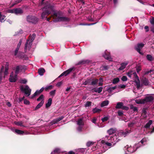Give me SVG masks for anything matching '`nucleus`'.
<instances>
[{
  "mask_svg": "<svg viewBox=\"0 0 154 154\" xmlns=\"http://www.w3.org/2000/svg\"><path fill=\"white\" fill-rule=\"evenodd\" d=\"M124 104L122 102H118L116 104L115 108L116 109H122L128 110L129 109V107L127 106L123 105Z\"/></svg>",
  "mask_w": 154,
  "mask_h": 154,
  "instance_id": "7",
  "label": "nucleus"
},
{
  "mask_svg": "<svg viewBox=\"0 0 154 154\" xmlns=\"http://www.w3.org/2000/svg\"><path fill=\"white\" fill-rule=\"evenodd\" d=\"M20 89L21 91L24 92L28 96L30 95L31 90L28 85H25V88H24L23 85H21L20 87Z\"/></svg>",
  "mask_w": 154,
  "mask_h": 154,
  "instance_id": "5",
  "label": "nucleus"
},
{
  "mask_svg": "<svg viewBox=\"0 0 154 154\" xmlns=\"http://www.w3.org/2000/svg\"><path fill=\"white\" fill-rule=\"evenodd\" d=\"M115 130L113 128H111L108 130L107 131V133L109 135H111L115 133Z\"/></svg>",
  "mask_w": 154,
  "mask_h": 154,
  "instance_id": "33",
  "label": "nucleus"
},
{
  "mask_svg": "<svg viewBox=\"0 0 154 154\" xmlns=\"http://www.w3.org/2000/svg\"><path fill=\"white\" fill-rule=\"evenodd\" d=\"M45 72V69L43 68H40L39 69L38 71V73L41 75H43Z\"/></svg>",
  "mask_w": 154,
  "mask_h": 154,
  "instance_id": "26",
  "label": "nucleus"
},
{
  "mask_svg": "<svg viewBox=\"0 0 154 154\" xmlns=\"http://www.w3.org/2000/svg\"><path fill=\"white\" fill-rule=\"evenodd\" d=\"M134 124L135 123L133 122H131L128 124V126L130 127H132Z\"/></svg>",
  "mask_w": 154,
  "mask_h": 154,
  "instance_id": "53",
  "label": "nucleus"
},
{
  "mask_svg": "<svg viewBox=\"0 0 154 154\" xmlns=\"http://www.w3.org/2000/svg\"><path fill=\"white\" fill-rule=\"evenodd\" d=\"M130 133V131H126L125 132H123L122 133V134L123 135H126Z\"/></svg>",
  "mask_w": 154,
  "mask_h": 154,
  "instance_id": "57",
  "label": "nucleus"
},
{
  "mask_svg": "<svg viewBox=\"0 0 154 154\" xmlns=\"http://www.w3.org/2000/svg\"><path fill=\"white\" fill-rule=\"evenodd\" d=\"M150 23L152 25H154V17H153L150 21Z\"/></svg>",
  "mask_w": 154,
  "mask_h": 154,
  "instance_id": "60",
  "label": "nucleus"
},
{
  "mask_svg": "<svg viewBox=\"0 0 154 154\" xmlns=\"http://www.w3.org/2000/svg\"><path fill=\"white\" fill-rule=\"evenodd\" d=\"M146 141V138H143L140 141V142L142 143L143 144L144 142Z\"/></svg>",
  "mask_w": 154,
  "mask_h": 154,
  "instance_id": "61",
  "label": "nucleus"
},
{
  "mask_svg": "<svg viewBox=\"0 0 154 154\" xmlns=\"http://www.w3.org/2000/svg\"><path fill=\"white\" fill-rule=\"evenodd\" d=\"M130 108L131 109H133L134 112H137L138 110L137 107L134 106L132 104L130 105Z\"/></svg>",
  "mask_w": 154,
  "mask_h": 154,
  "instance_id": "32",
  "label": "nucleus"
},
{
  "mask_svg": "<svg viewBox=\"0 0 154 154\" xmlns=\"http://www.w3.org/2000/svg\"><path fill=\"white\" fill-rule=\"evenodd\" d=\"M77 124L79 126L84 125V122L83 120V119L81 118L79 119L77 121Z\"/></svg>",
  "mask_w": 154,
  "mask_h": 154,
  "instance_id": "28",
  "label": "nucleus"
},
{
  "mask_svg": "<svg viewBox=\"0 0 154 154\" xmlns=\"http://www.w3.org/2000/svg\"><path fill=\"white\" fill-rule=\"evenodd\" d=\"M5 16L3 15H2L1 13H0V21L2 23L5 21Z\"/></svg>",
  "mask_w": 154,
  "mask_h": 154,
  "instance_id": "35",
  "label": "nucleus"
},
{
  "mask_svg": "<svg viewBox=\"0 0 154 154\" xmlns=\"http://www.w3.org/2000/svg\"><path fill=\"white\" fill-rule=\"evenodd\" d=\"M75 69L74 67H72L67 69V70L64 71V73H65V76L67 75L68 74H69L73 70H74Z\"/></svg>",
  "mask_w": 154,
  "mask_h": 154,
  "instance_id": "20",
  "label": "nucleus"
},
{
  "mask_svg": "<svg viewBox=\"0 0 154 154\" xmlns=\"http://www.w3.org/2000/svg\"><path fill=\"white\" fill-rule=\"evenodd\" d=\"M101 110V109L97 108L96 107L93 109L92 111L94 113H99Z\"/></svg>",
  "mask_w": 154,
  "mask_h": 154,
  "instance_id": "34",
  "label": "nucleus"
},
{
  "mask_svg": "<svg viewBox=\"0 0 154 154\" xmlns=\"http://www.w3.org/2000/svg\"><path fill=\"white\" fill-rule=\"evenodd\" d=\"M24 103L25 104L29 105L30 103L29 101L26 100H24Z\"/></svg>",
  "mask_w": 154,
  "mask_h": 154,
  "instance_id": "59",
  "label": "nucleus"
},
{
  "mask_svg": "<svg viewBox=\"0 0 154 154\" xmlns=\"http://www.w3.org/2000/svg\"><path fill=\"white\" fill-rule=\"evenodd\" d=\"M15 124L18 126H22L23 127H26V126L23 125V122H15Z\"/></svg>",
  "mask_w": 154,
  "mask_h": 154,
  "instance_id": "41",
  "label": "nucleus"
},
{
  "mask_svg": "<svg viewBox=\"0 0 154 154\" xmlns=\"http://www.w3.org/2000/svg\"><path fill=\"white\" fill-rule=\"evenodd\" d=\"M147 109L146 108H143V109H142V113L144 115L146 114L147 113V112L146 111V110Z\"/></svg>",
  "mask_w": 154,
  "mask_h": 154,
  "instance_id": "56",
  "label": "nucleus"
},
{
  "mask_svg": "<svg viewBox=\"0 0 154 154\" xmlns=\"http://www.w3.org/2000/svg\"><path fill=\"white\" fill-rule=\"evenodd\" d=\"M113 90H112V87L109 88L108 90L107 91H108L110 93H112V91Z\"/></svg>",
  "mask_w": 154,
  "mask_h": 154,
  "instance_id": "62",
  "label": "nucleus"
},
{
  "mask_svg": "<svg viewBox=\"0 0 154 154\" xmlns=\"http://www.w3.org/2000/svg\"><path fill=\"white\" fill-rule=\"evenodd\" d=\"M144 99L145 103L150 102L154 100L153 97L152 96H146Z\"/></svg>",
  "mask_w": 154,
  "mask_h": 154,
  "instance_id": "16",
  "label": "nucleus"
},
{
  "mask_svg": "<svg viewBox=\"0 0 154 154\" xmlns=\"http://www.w3.org/2000/svg\"><path fill=\"white\" fill-rule=\"evenodd\" d=\"M4 69V67L3 66H2L1 68V71L0 72V81L2 79V74L3 72Z\"/></svg>",
  "mask_w": 154,
  "mask_h": 154,
  "instance_id": "37",
  "label": "nucleus"
},
{
  "mask_svg": "<svg viewBox=\"0 0 154 154\" xmlns=\"http://www.w3.org/2000/svg\"><path fill=\"white\" fill-rule=\"evenodd\" d=\"M8 67L7 66L5 67V69L4 72V74L5 75H6L8 74Z\"/></svg>",
  "mask_w": 154,
  "mask_h": 154,
  "instance_id": "47",
  "label": "nucleus"
},
{
  "mask_svg": "<svg viewBox=\"0 0 154 154\" xmlns=\"http://www.w3.org/2000/svg\"><path fill=\"white\" fill-rule=\"evenodd\" d=\"M26 20L28 22L35 24L38 21V19L36 17L32 15H29L27 16Z\"/></svg>",
  "mask_w": 154,
  "mask_h": 154,
  "instance_id": "6",
  "label": "nucleus"
},
{
  "mask_svg": "<svg viewBox=\"0 0 154 154\" xmlns=\"http://www.w3.org/2000/svg\"><path fill=\"white\" fill-rule=\"evenodd\" d=\"M119 79L118 78H114L112 80V83L113 84H116L119 82Z\"/></svg>",
  "mask_w": 154,
  "mask_h": 154,
  "instance_id": "38",
  "label": "nucleus"
},
{
  "mask_svg": "<svg viewBox=\"0 0 154 154\" xmlns=\"http://www.w3.org/2000/svg\"><path fill=\"white\" fill-rule=\"evenodd\" d=\"M122 81L125 82L128 79L127 77L125 76H123L121 78Z\"/></svg>",
  "mask_w": 154,
  "mask_h": 154,
  "instance_id": "48",
  "label": "nucleus"
},
{
  "mask_svg": "<svg viewBox=\"0 0 154 154\" xmlns=\"http://www.w3.org/2000/svg\"><path fill=\"white\" fill-rule=\"evenodd\" d=\"M150 31L153 33H154V26H153L150 27Z\"/></svg>",
  "mask_w": 154,
  "mask_h": 154,
  "instance_id": "64",
  "label": "nucleus"
},
{
  "mask_svg": "<svg viewBox=\"0 0 154 154\" xmlns=\"http://www.w3.org/2000/svg\"><path fill=\"white\" fill-rule=\"evenodd\" d=\"M64 117V116H62L56 119H54L50 123V125H53L54 124L60 121V120L63 119Z\"/></svg>",
  "mask_w": 154,
  "mask_h": 154,
  "instance_id": "12",
  "label": "nucleus"
},
{
  "mask_svg": "<svg viewBox=\"0 0 154 154\" xmlns=\"http://www.w3.org/2000/svg\"><path fill=\"white\" fill-rule=\"evenodd\" d=\"M22 39H20L18 44H17V46L16 48H17L19 49V48L20 47V45L22 42Z\"/></svg>",
  "mask_w": 154,
  "mask_h": 154,
  "instance_id": "45",
  "label": "nucleus"
},
{
  "mask_svg": "<svg viewBox=\"0 0 154 154\" xmlns=\"http://www.w3.org/2000/svg\"><path fill=\"white\" fill-rule=\"evenodd\" d=\"M36 35L35 33H33L32 35H30L29 37V38L28 39L26 42L25 47H24V53L26 52L27 49L30 50L31 46L32 45V42L34 40Z\"/></svg>",
  "mask_w": 154,
  "mask_h": 154,
  "instance_id": "2",
  "label": "nucleus"
},
{
  "mask_svg": "<svg viewBox=\"0 0 154 154\" xmlns=\"http://www.w3.org/2000/svg\"><path fill=\"white\" fill-rule=\"evenodd\" d=\"M24 98H25L24 96H23L22 98H20L19 99V101L18 103H19L21 102V101H22L23 100H24Z\"/></svg>",
  "mask_w": 154,
  "mask_h": 154,
  "instance_id": "63",
  "label": "nucleus"
},
{
  "mask_svg": "<svg viewBox=\"0 0 154 154\" xmlns=\"http://www.w3.org/2000/svg\"><path fill=\"white\" fill-rule=\"evenodd\" d=\"M15 132L19 134H23L24 133V132L20 130L16 129L15 130Z\"/></svg>",
  "mask_w": 154,
  "mask_h": 154,
  "instance_id": "36",
  "label": "nucleus"
},
{
  "mask_svg": "<svg viewBox=\"0 0 154 154\" xmlns=\"http://www.w3.org/2000/svg\"><path fill=\"white\" fill-rule=\"evenodd\" d=\"M14 11L16 14H21L23 13V10L20 8L15 9Z\"/></svg>",
  "mask_w": 154,
  "mask_h": 154,
  "instance_id": "22",
  "label": "nucleus"
},
{
  "mask_svg": "<svg viewBox=\"0 0 154 154\" xmlns=\"http://www.w3.org/2000/svg\"><path fill=\"white\" fill-rule=\"evenodd\" d=\"M128 64V63H122L121 64V66L119 68V69L120 70L124 69L125 68L126 66Z\"/></svg>",
  "mask_w": 154,
  "mask_h": 154,
  "instance_id": "24",
  "label": "nucleus"
},
{
  "mask_svg": "<svg viewBox=\"0 0 154 154\" xmlns=\"http://www.w3.org/2000/svg\"><path fill=\"white\" fill-rule=\"evenodd\" d=\"M141 146H142V145L139 144V143H136L134 146L133 148H132L131 147V146L129 147L128 146V145L125 146V148L127 149L128 152H130V153H132L135 151L137 149Z\"/></svg>",
  "mask_w": 154,
  "mask_h": 154,
  "instance_id": "4",
  "label": "nucleus"
},
{
  "mask_svg": "<svg viewBox=\"0 0 154 154\" xmlns=\"http://www.w3.org/2000/svg\"><path fill=\"white\" fill-rule=\"evenodd\" d=\"M94 142H93L88 141L86 143V146L88 147H89L94 144Z\"/></svg>",
  "mask_w": 154,
  "mask_h": 154,
  "instance_id": "44",
  "label": "nucleus"
},
{
  "mask_svg": "<svg viewBox=\"0 0 154 154\" xmlns=\"http://www.w3.org/2000/svg\"><path fill=\"white\" fill-rule=\"evenodd\" d=\"M91 101H88L85 104V107H87L90 106L91 105Z\"/></svg>",
  "mask_w": 154,
  "mask_h": 154,
  "instance_id": "42",
  "label": "nucleus"
},
{
  "mask_svg": "<svg viewBox=\"0 0 154 154\" xmlns=\"http://www.w3.org/2000/svg\"><path fill=\"white\" fill-rule=\"evenodd\" d=\"M91 79H87L86 81L83 82V84L85 85H89V84L91 83Z\"/></svg>",
  "mask_w": 154,
  "mask_h": 154,
  "instance_id": "39",
  "label": "nucleus"
},
{
  "mask_svg": "<svg viewBox=\"0 0 154 154\" xmlns=\"http://www.w3.org/2000/svg\"><path fill=\"white\" fill-rule=\"evenodd\" d=\"M141 81V87L143 86V85L145 86H147L149 83L148 79L145 77L143 78Z\"/></svg>",
  "mask_w": 154,
  "mask_h": 154,
  "instance_id": "11",
  "label": "nucleus"
},
{
  "mask_svg": "<svg viewBox=\"0 0 154 154\" xmlns=\"http://www.w3.org/2000/svg\"><path fill=\"white\" fill-rule=\"evenodd\" d=\"M91 83L89 84V85L92 86L96 85L98 82V80L96 79H91Z\"/></svg>",
  "mask_w": 154,
  "mask_h": 154,
  "instance_id": "18",
  "label": "nucleus"
},
{
  "mask_svg": "<svg viewBox=\"0 0 154 154\" xmlns=\"http://www.w3.org/2000/svg\"><path fill=\"white\" fill-rule=\"evenodd\" d=\"M44 100L43 99L36 106L34 110H36L40 108L43 105L44 103Z\"/></svg>",
  "mask_w": 154,
  "mask_h": 154,
  "instance_id": "21",
  "label": "nucleus"
},
{
  "mask_svg": "<svg viewBox=\"0 0 154 154\" xmlns=\"http://www.w3.org/2000/svg\"><path fill=\"white\" fill-rule=\"evenodd\" d=\"M60 14L59 12H56L54 13L53 15H51V17H53V21L54 22H58L60 21H68L69 19L65 17H57L58 15Z\"/></svg>",
  "mask_w": 154,
  "mask_h": 154,
  "instance_id": "3",
  "label": "nucleus"
},
{
  "mask_svg": "<svg viewBox=\"0 0 154 154\" xmlns=\"http://www.w3.org/2000/svg\"><path fill=\"white\" fill-rule=\"evenodd\" d=\"M43 12L42 13L41 17L42 19L45 18L47 16L51 14L52 13L56 12V10L54 9V6L51 5H48L42 9Z\"/></svg>",
  "mask_w": 154,
  "mask_h": 154,
  "instance_id": "1",
  "label": "nucleus"
},
{
  "mask_svg": "<svg viewBox=\"0 0 154 154\" xmlns=\"http://www.w3.org/2000/svg\"><path fill=\"white\" fill-rule=\"evenodd\" d=\"M103 56L107 60H109V61H112V59L111 58L110 55V53L108 52L107 51H105L104 54L103 55Z\"/></svg>",
  "mask_w": 154,
  "mask_h": 154,
  "instance_id": "10",
  "label": "nucleus"
},
{
  "mask_svg": "<svg viewBox=\"0 0 154 154\" xmlns=\"http://www.w3.org/2000/svg\"><path fill=\"white\" fill-rule=\"evenodd\" d=\"M22 0H15V3L13 4L12 6H14L20 2Z\"/></svg>",
  "mask_w": 154,
  "mask_h": 154,
  "instance_id": "51",
  "label": "nucleus"
},
{
  "mask_svg": "<svg viewBox=\"0 0 154 154\" xmlns=\"http://www.w3.org/2000/svg\"><path fill=\"white\" fill-rule=\"evenodd\" d=\"M26 55L24 54V53L23 52H21L20 51L19 52L17 56V57H18L21 59H23L25 58V57Z\"/></svg>",
  "mask_w": 154,
  "mask_h": 154,
  "instance_id": "19",
  "label": "nucleus"
},
{
  "mask_svg": "<svg viewBox=\"0 0 154 154\" xmlns=\"http://www.w3.org/2000/svg\"><path fill=\"white\" fill-rule=\"evenodd\" d=\"M53 88V86L52 85H50L48 86L47 87L45 88V90L47 91Z\"/></svg>",
  "mask_w": 154,
  "mask_h": 154,
  "instance_id": "43",
  "label": "nucleus"
},
{
  "mask_svg": "<svg viewBox=\"0 0 154 154\" xmlns=\"http://www.w3.org/2000/svg\"><path fill=\"white\" fill-rule=\"evenodd\" d=\"M13 75V72H12L11 73L10 77L9 78V81L11 82H15L17 80V75L15 74V75L14 76H11L12 75Z\"/></svg>",
  "mask_w": 154,
  "mask_h": 154,
  "instance_id": "15",
  "label": "nucleus"
},
{
  "mask_svg": "<svg viewBox=\"0 0 154 154\" xmlns=\"http://www.w3.org/2000/svg\"><path fill=\"white\" fill-rule=\"evenodd\" d=\"M108 117L107 116H106L104 117L103 118L101 119V120L103 122H105L108 119Z\"/></svg>",
  "mask_w": 154,
  "mask_h": 154,
  "instance_id": "50",
  "label": "nucleus"
},
{
  "mask_svg": "<svg viewBox=\"0 0 154 154\" xmlns=\"http://www.w3.org/2000/svg\"><path fill=\"white\" fill-rule=\"evenodd\" d=\"M135 102L137 103L138 104H143L145 103L144 99H136L135 100Z\"/></svg>",
  "mask_w": 154,
  "mask_h": 154,
  "instance_id": "25",
  "label": "nucleus"
},
{
  "mask_svg": "<svg viewBox=\"0 0 154 154\" xmlns=\"http://www.w3.org/2000/svg\"><path fill=\"white\" fill-rule=\"evenodd\" d=\"M55 92H56L55 90L51 91L50 92V95L51 96H53V97L55 95Z\"/></svg>",
  "mask_w": 154,
  "mask_h": 154,
  "instance_id": "46",
  "label": "nucleus"
},
{
  "mask_svg": "<svg viewBox=\"0 0 154 154\" xmlns=\"http://www.w3.org/2000/svg\"><path fill=\"white\" fill-rule=\"evenodd\" d=\"M64 117V116H62L56 119H54L50 123V125H53L54 124L60 121V120L63 119Z\"/></svg>",
  "mask_w": 154,
  "mask_h": 154,
  "instance_id": "14",
  "label": "nucleus"
},
{
  "mask_svg": "<svg viewBox=\"0 0 154 154\" xmlns=\"http://www.w3.org/2000/svg\"><path fill=\"white\" fill-rule=\"evenodd\" d=\"M118 114L119 116H122L123 115V113L122 111H118Z\"/></svg>",
  "mask_w": 154,
  "mask_h": 154,
  "instance_id": "55",
  "label": "nucleus"
},
{
  "mask_svg": "<svg viewBox=\"0 0 154 154\" xmlns=\"http://www.w3.org/2000/svg\"><path fill=\"white\" fill-rule=\"evenodd\" d=\"M90 62V61L88 60H82L79 61L76 64L77 65H82L88 63Z\"/></svg>",
  "mask_w": 154,
  "mask_h": 154,
  "instance_id": "17",
  "label": "nucleus"
},
{
  "mask_svg": "<svg viewBox=\"0 0 154 154\" xmlns=\"http://www.w3.org/2000/svg\"><path fill=\"white\" fill-rule=\"evenodd\" d=\"M109 103L108 100H105L103 101L101 104L100 106L101 107H103L107 105Z\"/></svg>",
  "mask_w": 154,
  "mask_h": 154,
  "instance_id": "30",
  "label": "nucleus"
},
{
  "mask_svg": "<svg viewBox=\"0 0 154 154\" xmlns=\"http://www.w3.org/2000/svg\"><path fill=\"white\" fill-rule=\"evenodd\" d=\"M52 101V99L51 98H49L48 101L47 103L46 104V107L47 108L49 107Z\"/></svg>",
  "mask_w": 154,
  "mask_h": 154,
  "instance_id": "27",
  "label": "nucleus"
},
{
  "mask_svg": "<svg viewBox=\"0 0 154 154\" xmlns=\"http://www.w3.org/2000/svg\"><path fill=\"white\" fill-rule=\"evenodd\" d=\"M41 93L39 91V90H37L33 95V96H32V98L39 95Z\"/></svg>",
  "mask_w": 154,
  "mask_h": 154,
  "instance_id": "40",
  "label": "nucleus"
},
{
  "mask_svg": "<svg viewBox=\"0 0 154 154\" xmlns=\"http://www.w3.org/2000/svg\"><path fill=\"white\" fill-rule=\"evenodd\" d=\"M134 82L136 84L137 88L139 89L141 86L140 80L139 79L138 80H137V81L135 80Z\"/></svg>",
  "mask_w": 154,
  "mask_h": 154,
  "instance_id": "31",
  "label": "nucleus"
},
{
  "mask_svg": "<svg viewBox=\"0 0 154 154\" xmlns=\"http://www.w3.org/2000/svg\"><path fill=\"white\" fill-rule=\"evenodd\" d=\"M44 97V95L43 94L41 95L37 99V101H39Z\"/></svg>",
  "mask_w": 154,
  "mask_h": 154,
  "instance_id": "49",
  "label": "nucleus"
},
{
  "mask_svg": "<svg viewBox=\"0 0 154 154\" xmlns=\"http://www.w3.org/2000/svg\"><path fill=\"white\" fill-rule=\"evenodd\" d=\"M146 58L147 60L149 61H152L154 60V57L151 54H148L146 56Z\"/></svg>",
  "mask_w": 154,
  "mask_h": 154,
  "instance_id": "23",
  "label": "nucleus"
},
{
  "mask_svg": "<svg viewBox=\"0 0 154 154\" xmlns=\"http://www.w3.org/2000/svg\"><path fill=\"white\" fill-rule=\"evenodd\" d=\"M19 50V49H17V48H16L15 51V52H14V55L15 56H17V54L18 53V51Z\"/></svg>",
  "mask_w": 154,
  "mask_h": 154,
  "instance_id": "58",
  "label": "nucleus"
},
{
  "mask_svg": "<svg viewBox=\"0 0 154 154\" xmlns=\"http://www.w3.org/2000/svg\"><path fill=\"white\" fill-rule=\"evenodd\" d=\"M103 88L102 87H100L97 88V92L98 93H100L102 91Z\"/></svg>",
  "mask_w": 154,
  "mask_h": 154,
  "instance_id": "52",
  "label": "nucleus"
},
{
  "mask_svg": "<svg viewBox=\"0 0 154 154\" xmlns=\"http://www.w3.org/2000/svg\"><path fill=\"white\" fill-rule=\"evenodd\" d=\"M133 74L134 75V77L137 80H138L139 79V78L136 72H134L133 73Z\"/></svg>",
  "mask_w": 154,
  "mask_h": 154,
  "instance_id": "54",
  "label": "nucleus"
},
{
  "mask_svg": "<svg viewBox=\"0 0 154 154\" xmlns=\"http://www.w3.org/2000/svg\"><path fill=\"white\" fill-rule=\"evenodd\" d=\"M64 117V116H62L56 119H54L50 123V125H53L54 124L60 121V120L63 119Z\"/></svg>",
  "mask_w": 154,
  "mask_h": 154,
  "instance_id": "13",
  "label": "nucleus"
},
{
  "mask_svg": "<svg viewBox=\"0 0 154 154\" xmlns=\"http://www.w3.org/2000/svg\"><path fill=\"white\" fill-rule=\"evenodd\" d=\"M144 46V44L143 43L138 44L137 47L135 48L136 50L141 55H143L144 53L140 51V49L142 48Z\"/></svg>",
  "mask_w": 154,
  "mask_h": 154,
  "instance_id": "8",
  "label": "nucleus"
},
{
  "mask_svg": "<svg viewBox=\"0 0 154 154\" xmlns=\"http://www.w3.org/2000/svg\"><path fill=\"white\" fill-rule=\"evenodd\" d=\"M25 67L24 66L22 65H18L16 66L15 74L17 75L19 73L20 71H22L23 69H25Z\"/></svg>",
  "mask_w": 154,
  "mask_h": 154,
  "instance_id": "9",
  "label": "nucleus"
},
{
  "mask_svg": "<svg viewBox=\"0 0 154 154\" xmlns=\"http://www.w3.org/2000/svg\"><path fill=\"white\" fill-rule=\"evenodd\" d=\"M152 123V121L151 120H149L148 122L145 125L144 127L145 128H148L150 127V125Z\"/></svg>",
  "mask_w": 154,
  "mask_h": 154,
  "instance_id": "29",
  "label": "nucleus"
}]
</instances>
